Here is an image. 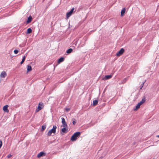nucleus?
Segmentation results:
<instances>
[{
	"label": "nucleus",
	"mask_w": 159,
	"mask_h": 159,
	"mask_svg": "<svg viewBox=\"0 0 159 159\" xmlns=\"http://www.w3.org/2000/svg\"><path fill=\"white\" fill-rule=\"evenodd\" d=\"M80 134V132H76L74 133L72 136L71 138V140L72 141H75L79 137Z\"/></svg>",
	"instance_id": "obj_1"
},
{
	"label": "nucleus",
	"mask_w": 159,
	"mask_h": 159,
	"mask_svg": "<svg viewBox=\"0 0 159 159\" xmlns=\"http://www.w3.org/2000/svg\"><path fill=\"white\" fill-rule=\"evenodd\" d=\"M57 128V126L56 125H53L52 129L48 131L47 134L48 136H51L52 133L55 134L56 132V129Z\"/></svg>",
	"instance_id": "obj_2"
},
{
	"label": "nucleus",
	"mask_w": 159,
	"mask_h": 159,
	"mask_svg": "<svg viewBox=\"0 0 159 159\" xmlns=\"http://www.w3.org/2000/svg\"><path fill=\"white\" fill-rule=\"evenodd\" d=\"M43 103H42L40 102L39 104V105L37 109L36 110V112H38L39 110H41L43 108Z\"/></svg>",
	"instance_id": "obj_3"
},
{
	"label": "nucleus",
	"mask_w": 159,
	"mask_h": 159,
	"mask_svg": "<svg viewBox=\"0 0 159 159\" xmlns=\"http://www.w3.org/2000/svg\"><path fill=\"white\" fill-rule=\"evenodd\" d=\"M125 51V50L123 48H121L120 51H119L116 54V55L117 56H120L121 55H122L123 53Z\"/></svg>",
	"instance_id": "obj_4"
},
{
	"label": "nucleus",
	"mask_w": 159,
	"mask_h": 159,
	"mask_svg": "<svg viewBox=\"0 0 159 159\" xmlns=\"http://www.w3.org/2000/svg\"><path fill=\"white\" fill-rule=\"evenodd\" d=\"M74 10V8H72L71 10L68 12H67L66 14V18L67 19H68L71 15L73 11Z\"/></svg>",
	"instance_id": "obj_5"
},
{
	"label": "nucleus",
	"mask_w": 159,
	"mask_h": 159,
	"mask_svg": "<svg viewBox=\"0 0 159 159\" xmlns=\"http://www.w3.org/2000/svg\"><path fill=\"white\" fill-rule=\"evenodd\" d=\"M61 119V122L62 124L63 127H67V124L65 121V119L64 118H62Z\"/></svg>",
	"instance_id": "obj_6"
},
{
	"label": "nucleus",
	"mask_w": 159,
	"mask_h": 159,
	"mask_svg": "<svg viewBox=\"0 0 159 159\" xmlns=\"http://www.w3.org/2000/svg\"><path fill=\"white\" fill-rule=\"evenodd\" d=\"M46 155V153L43 152H41L39 153L37 156V157L40 158L43 156H44Z\"/></svg>",
	"instance_id": "obj_7"
},
{
	"label": "nucleus",
	"mask_w": 159,
	"mask_h": 159,
	"mask_svg": "<svg viewBox=\"0 0 159 159\" xmlns=\"http://www.w3.org/2000/svg\"><path fill=\"white\" fill-rule=\"evenodd\" d=\"M8 107V106L7 105H6L3 107V110L4 112L7 113H8L9 112V110L7 108Z\"/></svg>",
	"instance_id": "obj_8"
},
{
	"label": "nucleus",
	"mask_w": 159,
	"mask_h": 159,
	"mask_svg": "<svg viewBox=\"0 0 159 159\" xmlns=\"http://www.w3.org/2000/svg\"><path fill=\"white\" fill-rule=\"evenodd\" d=\"M7 75V74L6 72L3 71L2 72L0 76L1 78H4Z\"/></svg>",
	"instance_id": "obj_9"
},
{
	"label": "nucleus",
	"mask_w": 159,
	"mask_h": 159,
	"mask_svg": "<svg viewBox=\"0 0 159 159\" xmlns=\"http://www.w3.org/2000/svg\"><path fill=\"white\" fill-rule=\"evenodd\" d=\"M67 127H64L61 129V131L63 133H66L67 132Z\"/></svg>",
	"instance_id": "obj_10"
},
{
	"label": "nucleus",
	"mask_w": 159,
	"mask_h": 159,
	"mask_svg": "<svg viewBox=\"0 0 159 159\" xmlns=\"http://www.w3.org/2000/svg\"><path fill=\"white\" fill-rule=\"evenodd\" d=\"M32 67L30 65L27 66V72H30L32 70Z\"/></svg>",
	"instance_id": "obj_11"
},
{
	"label": "nucleus",
	"mask_w": 159,
	"mask_h": 159,
	"mask_svg": "<svg viewBox=\"0 0 159 159\" xmlns=\"http://www.w3.org/2000/svg\"><path fill=\"white\" fill-rule=\"evenodd\" d=\"M32 18L31 16H30L28 18V20L27 21V23H30L32 20Z\"/></svg>",
	"instance_id": "obj_12"
},
{
	"label": "nucleus",
	"mask_w": 159,
	"mask_h": 159,
	"mask_svg": "<svg viewBox=\"0 0 159 159\" xmlns=\"http://www.w3.org/2000/svg\"><path fill=\"white\" fill-rule=\"evenodd\" d=\"M125 11V9L124 8L121 11V16H123L124 15Z\"/></svg>",
	"instance_id": "obj_13"
},
{
	"label": "nucleus",
	"mask_w": 159,
	"mask_h": 159,
	"mask_svg": "<svg viewBox=\"0 0 159 159\" xmlns=\"http://www.w3.org/2000/svg\"><path fill=\"white\" fill-rule=\"evenodd\" d=\"M64 58L63 57H61L60 58V59L58 60V63H60L64 61Z\"/></svg>",
	"instance_id": "obj_14"
},
{
	"label": "nucleus",
	"mask_w": 159,
	"mask_h": 159,
	"mask_svg": "<svg viewBox=\"0 0 159 159\" xmlns=\"http://www.w3.org/2000/svg\"><path fill=\"white\" fill-rule=\"evenodd\" d=\"M32 30L31 28H28L27 30V32H26V33L27 34L31 33L32 32Z\"/></svg>",
	"instance_id": "obj_15"
},
{
	"label": "nucleus",
	"mask_w": 159,
	"mask_h": 159,
	"mask_svg": "<svg viewBox=\"0 0 159 159\" xmlns=\"http://www.w3.org/2000/svg\"><path fill=\"white\" fill-rule=\"evenodd\" d=\"M98 103V101L97 100H94L93 102V105L95 106Z\"/></svg>",
	"instance_id": "obj_16"
},
{
	"label": "nucleus",
	"mask_w": 159,
	"mask_h": 159,
	"mask_svg": "<svg viewBox=\"0 0 159 159\" xmlns=\"http://www.w3.org/2000/svg\"><path fill=\"white\" fill-rule=\"evenodd\" d=\"M73 51V50L72 48H69L66 51V52L67 53H71Z\"/></svg>",
	"instance_id": "obj_17"
},
{
	"label": "nucleus",
	"mask_w": 159,
	"mask_h": 159,
	"mask_svg": "<svg viewBox=\"0 0 159 159\" xmlns=\"http://www.w3.org/2000/svg\"><path fill=\"white\" fill-rule=\"evenodd\" d=\"M140 105L138 104L136 106V108L135 109H134V110H137L138 109H139L140 107Z\"/></svg>",
	"instance_id": "obj_18"
},
{
	"label": "nucleus",
	"mask_w": 159,
	"mask_h": 159,
	"mask_svg": "<svg viewBox=\"0 0 159 159\" xmlns=\"http://www.w3.org/2000/svg\"><path fill=\"white\" fill-rule=\"evenodd\" d=\"M109 79V75H106L104 78L103 79L104 80Z\"/></svg>",
	"instance_id": "obj_19"
},
{
	"label": "nucleus",
	"mask_w": 159,
	"mask_h": 159,
	"mask_svg": "<svg viewBox=\"0 0 159 159\" xmlns=\"http://www.w3.org/2000/svg\"><path fill=\"white\" fill-rule=\"evenodd\" d=\"M145 99L144 97L143 98L142 100L141 101H140V102L142 103V104H143L145 102Z\"/></svg>",
	"instance_id": "obj_20"
},
{
	"label": "nucleus",
	"mask_w": 159,
	"mask_h": 159,
	"mask_svg": "<svg viewBox=\"0 0 159 159\" xmlns=\"http://www.w3.org/2000/svg\"><path fill=\"white\" fill-rule=\"evenodd\" d=\"M76 123V120L74 119H73L72 123L73 125H75Z\"/></svg>",
	"instance_id": "obj_21"
},
{
	"label": "nucleus",
	"mask_w": 159,
	"mask_h": 159,
	"mask_svg": "<svg viewBox=\"0 0 159 159\" xmlns=\"http://www.w3.org/2000/svg\"><path fill=\"white\" fill-rule=\"evenodd\" d=\"M145 82V81L143 82L142 83L141 85L140 86V89H142V88L143 87V84H144V83Z\"/></svg>",
	"instance_id": "obj_22"
},
{
	"label": "nucleus",
	"mask_w": 159,
	"mask_h": 159,
	"mask_svg": "<svg viewBox=\"0 0 159 159\" xmlns=\"http://www.w3.org/2000/svg\"><path fill=\"white\" fill-rule=\"evenodd\" d=\"M46 128V126L45 125H43L41 127V129L42 131L44 130Z\"/></svg>",
	"instance_id": "obj_23"
},
{
	"label": "nucleus",
	"mask_w": 159,
	"mask_h": 159,
	"mask_svg": "<svg viewBox=\"0 0 159 159\" xmlns=\"http://www.w3.org/2000/svg\"><path fill=\"white\" fill-rule=\"evenodd\" d=\"M14 53L15 54H17L18 52V51L17 50L15 49L14 51Z\"/></svg>",
	"instance_id": "obj_24"
},
{
	"label": "nucleus",
	"mask_w": 159,
	"mask_h": 159,
	"mask_svg": "<svg viewBox=\"0 0 159 159\" xmlns=\"http://www.w3.org/2000/svg\"><path fill=\"white\" fill-rule=\"evenodd\" d=\"M25 58H26V57L25 56H24L23 57V58H22V61H23V62H24L25 61Z\"/></svg>",
	"instance_id": "obj_25"
},
{
	"label": "nucleus",
	"mask_w": 159,
	"mask_h": 159,
	"mask_svg": "<svg viewBox=\"0 0 159 159\" xmlns=\"http://www.w3.org/2000/svg\"><path fill=\"white\" fill-rule=\"evenodd\" d=\"M127 80V78H125L123 80V83H125L126 81Z\"/></svg>",
	"instance_id": "obj_26"
},
{
	"label": "nucleus",
	"mask_w": 159,
	"mask_h": 159,
	"mask_svg": "<svg viewBox=\"0 0 159 159\" xmlns=\"http://www.w3.org/2000/svg\"><path fill=\"white\" fill-rule=\"evenodd\" d=\"M12 157V155L10 154H9L7 156V157L8 158H10L11 157Z\"/></svg>",
	"instance_id": "obj_27"
},
{
	"label": "nucleus",
	"mask_w": 159,
	"mask_h": 159,
	"mask_svg": "<svg viewBox=\"0 0 159 159\" xmlns=\"http://www.w3.org/2000/svg\"><path fill=\"white\" fill-rule=\"evenodd\" d=\"M2 145V142L0 140V148Z\"/></svg>",
	"instance_id": "obj_28"
},
{
	"label": "nucleus",
	"mask_w": 159,
	"mask_h": 159,
	"mask_svg": "<svg viewBox=\"0 0 159 159\" xmlns=\"http://www.w3.org/2000/svg\"><path fill=\"white\" fill-rule=\"evenodd\" d=\"M65 110L67 111H68L70 110V109L69 108H66Z\"/></svg>",
	"instance_id": "obj_29"
},
{
	"label": "nucleus",
	"mask_w": 159,
	"mask_h": 159,
	"mask_svg": "<svg viewBox=\"0 0 159 159\" xmlns=\"http://www.w3.org/2000/svg\"><path fill=\"white\" fill-rule=\"evenodd\" d=\"M138 104H139L140 105V106H141V105L142 104V103L140 102H139Z\"/></svg>",
	"instance_id": "obj_30"
},
{
	"label": "nucleus",
	"mask_w": 159,
	"mask_h": 159,
	"mask_svg": "<svg viewBox=\"0 0 159 159\" xmlns=\"http://www.w3.org/2000/svg\"><path fill=\"white\" fill-rule=\"evenodd\" d=\"M23 62H24L21 61V62H20V64H23Z\"/></svg>",
	"instance_id": "obj_31"
},
{
	"label": "nucleus",
	"mask_w": 159,
	"mask_h": 159,
	"mask_svg": "<svg viewBox=\"0 0 159 159\" xmlns=\"http://www.w3.org/2000/svg\"><path fill=\"white\" fill-rule=\"evenodd\" d=\"M112 77V76L110 75V78H111Z\"/></svg>",
	"instance_id": "obj_32"
},
{
	"label": "nucleus",
	"mask_w": 159,
	"mask_h": 159,
	"mask_svg": "<svg viewBox=\"0 0 159 159\" xmlns=\"http://www.w3.org/2000/svg\"><path fill=\"white\" fill-rule=\"evenodd\" d=\"M157 137L158 138H159V135H157Z\"/></svg>",
	"instance_id": "obj_33"
}]
</instances>
